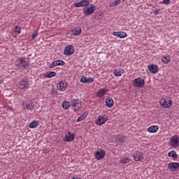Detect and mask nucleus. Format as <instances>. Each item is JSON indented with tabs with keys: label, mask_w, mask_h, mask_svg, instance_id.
Here are the masks:
<instances>
[{
	"label": "nucleus",
	"mask_w": 179,
	"mask_h": 179,
	"mask_svg": "<svg viewBox=\"0 0 179 179\" xmlns=\"http://www.w3.org/2000/svg\"><path fill=\"white\" fill-rule=\"evenodd\" d=\"M106 106L108 108H111L114 106V100H113V98L109 97L106 99Z\"/></svg>",
	"instance_id": "obj_16"
},
{
	"label": "nucleus",
	"mask_w": 179,
	"mask_h": 179,
	"mask_svg": "<svg viewBox=\"0 0 179 179\" xmlns=\"http://www.w3.org/2000/svg\"><path fill=\"white\" fill-rule=\"evenodd\" d=\"M134 159L136 162H141L143 159V154L139 151H136L134 155Z\"/></svg>",
	"instance_id": "obj_13"
},
{
	"label": "nucleus",
	"mask_w": 179,
	"mask_h": 179,
	"mask_svg": "<svg viewBox=\"0 0 179 179\" xmlns=\"http://www.w3.org/2000/svg\"><path fill=\"white\" fill-rule=\"evenodd\" d=\"M128 35L124 31L119 32L120 38H125Z\"/></svg>",
	"instance_id": "obj_31"
},
{
	"label": "nucleus",
	"mask_w": 179,
	"mask_h": 179,
	"mask_svg": "<svg viewBox=\"0 0 179 179\" xmlns=\"http://www.w3.org/2000/svg\"><path fill=\"white\" fill-rule=\"evenodd\" d=\"M72 33L73 36H80L82 33V29H80V27L74 28Z\"/></svg>",
	"instance_id": "obj_22"
},
{
	"label": "nucleus",
	"mask_w": 179,
	"mask_h": 179,
	"mask_svg": "<svg viewBox=\"0 0 179 179\" xmlns=\"http://www.w3.org/2000/svg\"><path fill=\"white\" fill-rule=\"evenodd\" d=\"M42 152L45 155H47V153H48V152H50V150L48 148H44Z\"/></svg>",
	"instance_id": "obj_38"
},
{
	"label": "nucleus",
	"mask_w": 179,
	"mask_h": 179,
	"mask_svg": "<svg viewBox=\"0 0 179 179\" xmlns=\"http://www.w3.org/2000/svg\"><path fill=\"white\" fill-rule=\"evenodd\" d=\"M178 167H179V163H177V162H171L168 165V169L171 171H176L177 169H178Z\"/></svg>",
	"instance_id": "obj_14"
},
{
	"label": "nucleus",
	"mask_w": 179,
	"mask_h": 179,
	"mask_svg": "<svg viewBox=\"0 0 179 179\" xmlns=\"http://www.w3.org/2000/svg\"><path fill=\"white\" fill-rule=\"evenodd\" d=\"M148 132L150 134H156L159 131V126L152 125L148 129Z\"/></svg>",
	"instance_id": "obj_19"
},
{
	"label": "nucleus",
	"mask_w": 179,
	"mask_h": 179,
	"mask_svg": "<svg viewBox=\"0 0 179 179\" xmlns=\"http://www.w3.org/2000/svg\"><path fill=\"white\" fill-rule=\"evenodd\" d=\"M104 156H106V150L103 148H99L94 153V157L96 160H101V159H104Z\"/></svg>",
	"instance_id": "obj_6"
},
{
	"label": "nucleus",
	"mask_w": 179,
	"mask_h": 179,
	"mask_svg": "<svg viewBox=\"0 0 179 179\" xmlns=\"http://www.w3.org/2000/svg\"><path fill=\"white\" fill-rule=\"evenodd\" d=\"M38 127V121L34 120L29 124V128L34 129Z\"/></svg>",
	"instance_id": "obj_23"
},
{
	"label": "nucleus",
	"mask_w": 179,
	"mask_h": 179,
	"mask_svg": "<svg viewBox=\"0 0 179 179\" xmlns=\"http://www.w3.org/2000/svg\"><path fill=\"white\" fill-rule=\"evenodd\" d=\"M56 65L57 66H64V65H65V62L63 60H56Z\"/></svg>",
	"instance_id": "obj_30"
},
{
	"label": "nucleus",
	"mask_w": 179,
	"mask_h": 179,
	"mask_svg": "<svg viewBox=\"0 0 179 179\" xmlns=\"http://www.w3.org/2000/svg\"><path fill=\"white\" fill-rule=\"evenodd\" d=\"M113 36H115L116 37H119L120 36V31H114L113 33Z\"/></svg>",
	"instance_id": "obj_39"
},
{
	"label": "nucleus",
	"mask_w": 179,
	"mask_h": 179,
	"mask_svg": "<svg viewBox=\"0 0 179 179\" xmlns=\"http://www.w3.org/2000/svg\"><path fill=\"white\" fill-rule=\"evenodd\" d=\"M133 85L135 86V87L142 88L145 86V80L142 79L141 78H137L134 79Z\"/></svg>",
	"instance_id": "obj_9"
},
{
	"label": "nucleus",
	"mask_w": 179,
	"mask_h": 179,
	"mask_svg": "<svg viewBox=\"0 0 179 179\" xmlns=\"http://www.w3.org/2000/svg\"><path fill=\"white\" fill-rule=\"evenodd\" d=\"M18 87L21 90H24L30 87V83H29V80L27 78L22 79L19 82Z\"/></svg>",
	"instance_id": "obj_4"
},
{
	"label": "nucleus",
	"mask_w": 179,
	"mask_h": 179,
	"mask_svg": "<svg viewBox=\"0 0 179 179\" xmlns=\"http://www.w3.org/2000/svg\"><path fill=\"white\" fill-rule=\"evenodd\" d=\"M129 160L128 157L120 158V163H122V164H127V163H129Z\"/></svg>",
	"instance_id": "obj_26"
},
{
	"label": "nucleus",
	"mask_w": 179,
	"mask_h": 179,
	"mask_svg": "<svg viewBox=\"0 0 179 179\" xmlns=\"http://www.w3.org/2000/svg\"><path fill=\"white\" fill-rule=\"evenodd\" d=\"M38 34L37 31H35L33 34H32V38L33 40H34L36 38V37H37Z\"/></svg>",
	"instance_id": "obj_40"
},
{
	"label": "nucleus",
	"mask_w": 179,
	"mask_h": 179,
	"mask_svg": "<svg viewBox=\"0 0 179 179\" xmlns=\"http://www.w3.org/2000/svg\"><path fill=\"white\" fill-rule=\"evenodd\" d=\"M11 108H10V107H8V109H9V110H10Z\"/></svg>",
	"instance_id": "obj_46"
},
{
	"label": "nucleus",
	"mask_w": 179,
	"mask_h": 179,
	"mask_svg": "<svg viewBox=\"0 0 179 179\" xmlns=\"http://www.w3.org/2000/svg\"><path fill=\"white\" fill-rule=\"evenodd\" d=\"M109 6H110V8H113V6H115V2L110 3V5H109Z\"/></svg>",
	"instance_id": "obj_42"
},
{
	"label": "nucleus",
	"mask_w": 179,
	"mask_h": 179,
	"mask_svg": "<svg viewBox=\"0 0 179 179\" xmlns=\"http://www.w3.org/2000/svg\"><path fill=\"white\" fill-rule=\"evenodd\" d=\"M87 77L86 76H83L80 79V82L82 83H87Z\"/></svg>",
	"instance_id": "obj_34"
},
{
	"label": "nucleus",
	"mask_w": 179,
	"mask_h": 179,
	"mask_svg": "<svg viewBox=\"0 0 179 179\" xmlns=\"http://www.w3.org/2000/svg\"><path fill=\"white\" fill-rule=\"evenodd\" d=\"M154 13H155V15H157V13H159V10H155L154 11Z\"/></svg>",
	"instance_id": "obj_43"
},
{
	"label": "nucleus",
	"mask_w": 179,
	"mask_h": 179,
	"mask_svg": "<svg viewBox=\"0 0 179 179\" xmlns=\"http://www.w3.org/2000/svg\"><path fill=\"white\" fill-rule=\"evenodd\" d=\"M162 3L165 5H170V0H163Z\"/></svg>",
	"instance_id": "obj_37"
},
{
	"label": "nucleus",
	"mask_w": 179,
	"mask_h": 179,
	"mask_svg": "<svg viewBox=\"0 0 179 179\" xmlns=\"http://www.w3.org/2000/svg\"><path fill=\"white\" fill-rule=\"evenodd\" d=\"M108 120V116H107V115H99L96 120L95 122L96 125H103V124H106V122H107Z\"/></svg>",
	"instance_id": "obj_7"
},
{
	"label": "nucleus",
	"mask_w": 179,
	"mask_h": 179,
	"mask_svg": "<svg viewBox=\"0 0 179 179\" xmlns=\"http://www.w3.org/2000/svg\"><path fill=\"white\" fill-rule=\"evenodd\" d=\"M75 52V47L73 45H68L65 47L64 50V55L66 57L72 55Z\"/></svg>",
	"instance_id": "obj_5"
},
{
	"label": "nucleus",
	"mask_w": 179,
	"mask_h": 179,
	"mask_svg": "<svg viewBox=\"0 0 179 179\" xmlns=\"http://www.w3.org/2000/svg\"><path fill=\"white\" fill-rule=\"evenodd\" d=\"M55 66H57V62H56V60H55V61H53V62L50 64V68H54V67H55Z\"/></svg>",
	"instance_id": "obj_35"
},
{
	"label": "nucleus",
	"mask_w": 179,
	"mask_h": 179,
	"mask_svg": "<svg viewBox=\"0 0 179 179\" xmlns=\"http://www.w3.org/2000/svg\"><path fill=\"white\" fill-rule=\"evenodd\" d=\"M92 82H94V78L92 77L87 78V83H92Z\"/></svg>",
	"instance_id": "obj_36"
},
{
	"label": "nucleus",
	"mask_w": 179,
	"mask_h": 179,
	"mask_svg": "<svg viewBox=\"0 0 179 179\" xmlns=\"http://www.w3.org/2000/svg\"><path fill=\"white\" fill-rule=\"evenodd\" d=\"M170 60L171 58L169 55L164 56L163 58H162V62H164V64H169Z\"/></svg>",
	"instance_id": "obj_25"
},
{
	"label": "nucleus",
	"mask_w": 179,
	"mask_h": 179,
	"mask_svg": "<svg viewBox=\"0 0 179 179\" xmlns=\"http://www.w3.org/2000/svg\"><path fill=\"white\" fill-rule=\"evenodd\" d=\"M2 83H3V80L1 79L0 80V85L2 84Z\"/></svg>",
	"instance_id": "obj_44"
},
{
	"label": "nucleus",
	"mask_w": 179,
	"mask_h": 179,
	"mask_svg": "<svg viewBox=\"0 0 179 179\" xmlns=\"http://www.w3.org/2000/svg\"><path fill=\"white\" fill-rule=\"evenodd\" d=\"M43 76L45 78H54V76H57V73H55V71H49V72H47V73H45L43 74Z\"/></svg>",
	"instance_id": "obj_21"
},
{
	"label": "nucleus",
	"mask_w": 179,
	"mask_h": 179,
	"mask_svg": "<svg viewBox=\"0 0 179 179\" xmlns=\"http://www.w3.org/2000/svg\"><path fill=\"white\" fill-rule=\"evenodd\" d=\"M159 104L162 108H170L173 106V101L162 98L159 101Z\"/></svg>",
	"instance_id": "obj_3"
},
{
	"label": "nucleus",
	"mask_w": 179,
	"mask_h": 179,
	"mask_svg": "<svg viewBox=\"0 0 179 179\" xmlns=\"http://www.w3.org/2000/svg\"><path fill=\"white\" fill-rule=\"evenodd\" d=\"M107 92H108L107 89L102 88L98 91V92L96 93V96L103 97V96H105V94H107Z\"/></svg>",
	"instance_id": "obj_17"
},
{
	"label": "nucleus",
	"mask_w": 179,
	"mask_h": 179,
	"mask_svg": "<svg viewBox=\"0 0 179 179\" xmlns=\"http://www.w3.org/2000/svg\"><path fill=\"white\" fill-rule=\"evenodd\" d=\"M114 2L115 5L117 6V5H120L121 0H115Z\"/></svg>",
	"instance_id": "obj_41"
},
{
	"label": "nucleus",
	"mask_w": 179,
	"mask_h": 179,
	"mask_svg": "<svg viewBox=\"0 0 179 179\" xmlns=\"http://www.w3.org/2000/svg\"><path fill=\"white\" fill-rule=\"evenodd\" d=\"M99 16H100L101 17H103V14H100Z\"/></svg>",
	"instance_id": "obj_45"
},
{
	"label": "nucleus",
	"mask_w": 179,
	"mask_h": 179,
	"mask_svg": "<svg viewBox=\"0 0 179 179\" xmlns=\"http://www.w3.org/2000/svg\"><path fill=\"white\" fill-rule=\"evenodd\" d=\"M89 0H82L80 2L76 3L74 6L76 8H83L86 6H89Z\"/></svg>",
	"instance_id": "obj_11"
},
{
	"label": "nucleus",
	"mask_w": 179,
	"mask_h": 179,
	"mask_svg": "<svg viewBox=\"0 0 179 179\" xmlns=\"http://www.w3.org/2000/svg\"><path fill=\"white\" fill-rule=\"evenodd\" d=\"M86 118V116L85 114L81 115L78 119H77V122H80V121H83Z\"/></svg>",
	"instance_id": "obj_33"
},
{
	"label": "nucleus",
	"mask_w": 179,
	"mask_h": 179,
	"mask_svg": "<svg viewBox=\"0 0 179 179\" xmlns=\"http://www.w3.org/2000/svg\"><path fill=\"white\" fill-rule=\"evenodd\" d=\"M127 139V137L125 136H119L117 137L118 142H124Z\"/></svg>",
	"instance_id": "obj_32"
},
{
	"label": "nucleus",
	"mask_w": 179,
	"mask_h": 179,
	"mask_svg": "<svg viewBox=\"0 0 179 179\" xmlns=\"http://www.w3.org/2000/svg\"><path fill=\"white\" fill-rule=\"evenodd\" d=\"M168 156H169V157H173V159H177V153L176 152V151H171L168 153Z\"/></svg>",
	"instance_id": "obj_27"
},
{
	"label": "nucleus",
	"mask_w": 179,
	"mask_h": 179,
	"mask_svg": "<svg viewBox=\"0 0 179 179\" xmlns=\"http://www.w3.org/2000/svg\"><path fill=\"white\" fill-rule=\"evenodd\" d=\"M148 69L150 73H157V72H159V67L155 64L148 65Z\"/></svg>",
	"instance_id": "obj_15"
},
{
	"label": "nucleus",
	"mask_w": 179,
	"mask_h": 179,
	"mask_svg": "<svg viewBox=\"0 0 179 179\" xmlns=\"http://www.w3.org/2000/svg\"><path fill=\"white\" fill-rule=\"evenodd\" d=\"M75 139V134L69 132L66 134V142H71Z\"/></svg>",
	"instance_id": "obj_18"
},
{
	"label": "nucleus",
	"mask_w": 179,
	"mask_h": 179,
	"mask_svg": "<svg viewBox=\"0 0 179 179\" xmlns=\"http://www.w3.org/2000/svg\"><path fill=\"white\" fill-rule=\"evenodd\" d=\"M17 66L19 68H27L29 66V62L26 60V58L23 57L17 60Z\"/></svg>",
	"instance_id": "obj_8"
},
{
	"label": "nucleus",
	"mask_w": 179,
	"mask_h": 179,
	"mask_svg": "<svg viewBox=\"0 0 179 179\" xmlns=\"http://www.w3.org/2000/svg\"><path fill=\"white\" fill-rule=\"evenodd\" d=\"M178 141H179L178 136H173L170 139V145L173 146V148H177V146H178Z\"/></svg>",
	"instance_id": "obj_12"
},
{
	"label": "nucleus",
	"mask_w": 179,
	"mask_h": 179,
	"mask_svg": "<svg viewBox=\"0 0 179 179\" xmlns=\"http://www.w3.org/2000/svg\"><path fill=\"white\" fill-rule=\"evenodd\" d=\"M62 107L64 110H68L71 108V103H69V101H64L62 103Z\"/></svg>",
	"instance_id": "obj_24"
},
{
	"label": "nucleus",
	"mask_w": 179,
	"mask_h": 179,
	"mask_svg": "<svg viewBox=\"0 0 179 179\" xmlns=\"http://www.w3.org/2000/svg\"><path fill=\"white\" fill-rule=\"evenodd\" d=\"M71 107L75 113H77V111L82 108V101L79 99H73L71 101Z\"/></svg>",
	"instance_id": "obj_1"
},
{
	"label": "nucleus",
	"mask_w": 179,
	"mask_h": 179,
	"mask_svg": "<svg viewBox=\"0 0 179 179\" xmlns=\"http://www.w3.org/2000/svg\"><path fill=\"white\" fill-rule=\"evenodd\" d=\"M57 90H59L60 92H65L66 89H68V84L64 81H60L57 85Z\"/></svg>",
	"instance_id": "obj_10"
},
{
	"label": "nucleus",
	"mask_w": 179,
	"mask_h": 179,
	"mask_svg": "<svg viewBox=\"0 0 179 179\" xmlns=\"http://www.w3.org/2000/svg\"><path fill=\"white\" fill-rule=\"evenodd\" d=\"M96 10V6L90 4V6L83 8V13L85 16L93 15Z\"/></svg>",
	"instance_id": "obj_2"
},
{
	"label": "nucleus",
	"mask_w": 179,
	"mask_h": 179,
	"mask_svg": "<svg viewBox=\"0 0 179 179\" xmlns=\"http://www.w3.org/2000/svg\"><path fill=\"white\" fill-rule=\"evenodd\" d=\"M14 31L17 34H20V33H22V28L19 26H15L14 28Z\"/></svg>",
	"instance_id": "obj_28"
},
{
	"label": "nucleus",
	"mask_w": 179,
	"mask_h": 179,
	"mask_svg": "<svg viewBox=\"0 0 179 179\" xmlns=\"http://www.w3.org/2000/svg\"><path fill=\"white\" fill-rule=\"evenodd\" d=\"M25 110H28L29 111H33L34 106L31 104H27L24 108Z\"/></svg>",
	"instance_id": "obj_29"
},
{
	"label": "nucleus",
	"mask_w": 179,
	"mask_h": 179,
	"mask_svg": "<svg viewBox=\"0 0 179 179\" xmlns=\"http://www.w3.org/2000/svg\"><path fill=\"white\" fill-rule=\"evenodd\" d=\"M122 73H124V70L122 69H116L113 71L115 76H122Z\"/></svg>",
	"instance_id": "obj_20"
}]
</instances>
